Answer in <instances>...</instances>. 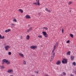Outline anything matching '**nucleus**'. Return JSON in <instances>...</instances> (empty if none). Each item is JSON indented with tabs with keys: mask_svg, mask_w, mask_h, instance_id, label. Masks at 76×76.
Segmentation results:
<instances>
[{
	"mask_svg": "<svg viewBox=\"0 0 76 76\" xmlns=\"http://www.w3.org/2000/svg\"><path fill=\"white\" fill-rule=\"evenodd\" d=\"M2 61L3 62H4L7 64L9 65L10 64V62L8 61V60L6 59H4L2 60Z\"/></svg>",
	"mask_w": 76,
	"mask_h": 76,
	"instance_id": "nucleus-1",
	"label": "nucleus"
},
{
	"mask_svg": "<svg viewBox=\"0 0 76 76\" xmlns=\"http://www.w3.org/2000/svg\"><path fill=\"white\" fill-rule=\"evenodd\" d=\"M55 52L52 53V56H51V57L50 58V61H53V60L54 58V56H55Z\"/></svg>",
	"mask_w": 76,
	"mask_h": 76,
	"instance_id": "nucleus-2",
	"label": "nucleus"
},
{
	"mask_svg": "<svg viewBox=\"0 0 76 76\" xmlns=\"http://www.w3.org/2000/svg\"><path fill=\"white\" fill-rule=\"evenodd\" d=\"M42 32L43 33V35H44V37H45V38H47L48 37V34L45 31H43Z\"/></svg>",
	"mask_w": 76,
	"mask_h": 76,
	"instance_id": "nucleus-3",
	"label": "nucleus"
},
{
	"mask_svg": "<svg viewBox=\"0 0 76 76\" xmlns=\"http://www.w3.org/2000/svg\"><path fill=\"white\" fill-rule=\"evenodd\" d=\"M62 62L63 64H64V63L66 64V63H67V59H66L64 58H63V60L62 61Z\"/></svg>",
	"mask_w": 76,
	"mask_h": 76,
	"instance_id": "nucleus-4",
	"label": "nucleus"
},
{
	"mask_svg": "<svg viewBox=\"0 0 76 76\" xmlns=\"http://www.w3.org/2000/svg\"><path fill=\"white\" fill-rule=\"evenodd\" d=\"M34 5H38V6H40V3H39V0H38L37 2V3L34 2L33 3Z\"/></svg>",
	"mask_w": 76,
	"mask_h": 76,
	"instance_id": "nucleus-5",
	"label": "nucleus"
},
{
	"mask_svg": "<svg viewBox=\"0 0 76 76\" xmlns=\"http://www.w3.org/2000/svg\"><path fill=\"white\" fill-rule=\"evenodd\" d=\"M37 48V46L36 45L31 46L30 47V48H31V49H32L33 50L36 49Z\"/></svg>",
	"mask_w": 76,
	"mask_h": 76,
	"instance_id": "nucleus-6",
	"label": "nucleus"
},
{
	"mask_svg": "<svg viewBox=\"0 0 76 76\" xmlns=\"http://www.w3.org/2000/svg\"><path fill=\"white\" fill-rule=\"evenodd\" d=\"M7 72L9 73H12L13 72V70L12 69H9L7 71Z\"/></svg>",
	"mask_w": 76,
	"mask_h": 76,
	"instance_id": "nucleus-7",
	"label": "nucleus"
},
{
	"mask_svg": "<svg viewBox=\"0 0 76 76\" xmlns=\"http://www.w3.org/2000/svg\"><path fill=\"white\" fill-rule=\"evenodd\" d=\"M6 50L7 51L10 48V47L9 46L7 45L5 47Z\"/></svg>",
	"mask_w": 76,
	"mask_h": 76,
	"instance_id": "nucleus-8",
	"label": "nucleus"
},
{
	"mask_svg": "<svg viewBox=\"0 0 76 76\" xmlns=\"http://www.w3.org/2000/svg\"><path fill=\"white\" fill-rule=\"evenodd\" d=\"M32 30V27H31L29 28V29H28L27 32H29L30 31H31Z\"/></svg>",
	"mask_w": 76,
	"mask_h": 76,
	"instance_id": "nucleus-9",
	"label": "nucleus"
},
{
	"mask_svg": "<svg viewBox=\"0 0 76 76\" xmlns=\"http://www.w3.org/2000/svg\"><path fill=\"white\" fill-rule=\"evenodd\" d=\"M60 64H61V61H58L56 62V64H57V65H60Z\"/></svg>",
	"mask_w": 76,
	"mask_h": 76,
	"instance_id": "nucleus-10",
	"label": "nucleus"
},
{
	"mask_svg": "<svg viewBox=\"0 0 76 76\" xmlns=\"http://www.w3.org/2000/svg\"><path fill=\"white\" fill-rule=\"evenodd\" d=\"M58 45V42L56 43V44L54 46V49H56L57 47V45Z\"/></svg>",
	"mask_w": 76,
	"mask_h": 76,
	"instance_id": "nucleus-11",
	"label": "nucleus"
},
{
	"mask_svg": "<svg viewBox=\"0 0 76 76\" xmlns=\"http://www.w3.org/2000/svg\"><path fill=\"white\" fill-rule=\"evenodd\" d=\"M10 31H11V29L9 28L8 30H6L5 31V32L7 33V32H10Z\"/></svg>",
	"mask_w": 76,
	"mask_h": 76,
	"instance_id": "nucleus-12",
	"label": "nucleus"
},
{
	"mask_svg": "<svg viewBox=\"0 0 76 76\" xmlns=\"http://www.w3.org/2000/svg\"><path fill=\"white\" fill-rule=\"evenodd\" d=\"M26 19H30L31 17L28 15H27L26 16Z\"/></svg>",
	"mask_w": 76,
	"mask_h": 76,
	"instance_id": "nucleus-13",
	"label": "nucleus"
},
{
	"mask_svg": "<svg viewBox=\"0 0 76 76\" xmlns=\"http://www.w3.org/2000/svg\"><path fill=\"white\" fill-rule=\"evenodd\" d=\"M29 38H30V36H29V35H27V37H26V39H27V40H29Z\"/></svg>",
	"mask_w": 76,
	"mask_h": 76,
	"instance_id": "nucleus-14",
	"label": "nucleus"
},
{
	"mask_svg": "<svg viewBox=\"0 0 76 76\" xmlns=\"http://www.w3.org/2000/svg\"><path fill=\"white\" fill-rule=\"evenodd\" d=\"M75 58V56H72L71 57V60L72 61L73 60V59H74Z\"/></svg>",
	"mask_w": 76,
	"mask_h": 76,
	"instance_id": "nucleus-15",
	"label": "nucleus"
},
{
	"mask_svg": "<svg viewBox=\"0 0 76 76\" xmlns=\"http://www.w3.org/2000/svg\"><path fill=\"white\" fill-rule=\"evenodd\" d=\"M19 55H20V56H21V57H24V56L23 55V54L20 53H19Z\"/></svg>",
	"mask_w": 76,
	"mask_h": 76,
	"instance_id": "nucleus-16",
	"label": "nucleus"
},
{
	"mask_svg": "<svg viewBox=\"0 0 76 76\" xmlns=\"http://www.w3.org/2000/svg\"><path fill=\"white\" fill-rule=\"evenodd\" d=\"M45 10H46V11H47V12H51V10H49L48 9V8H46Z\"/></svg>",
	"mask_w": 76,
	"mask_h": 76,
	"instance_id": "nucleus-17",
	"label": "nucleus"
},
{
	"mask_svg": "<svg viewBox=\"0 0 76 76\" xmlns=\"http://www.w3.org/2000/svg\"><path fill=\"white\" fill-rule=\"evenodd\" d=\"M66 55H67V56H69V55H70V51L66 53Z\"/></svg>",
	"mask_w": 76,
	"mask_h": 76,
	"instance_id": "nucleus-18",
	"label": "nucleus"
},
{
	"mask_svg": "<svg viewBox=\"0 0 76 76\" xmlns=\"http://www.w3.org/2000/svg\"><path fill=\"white\" fill-rule=\"evenodd\" d=\"M37 37L39 38H42V35H38Z\"/></svg>",
	"mask_w": 76,
	"mask_h": 76,
	"instance_id": "nucleus-19",
	"label": "nucleus"
},
{
	"mask_svg": "<svg viewBox=\"0 0 76 76\" xmlns=\"http://www.w3.org/2000/svg\"><path fill=\"white\" fill-rule=\"evenodd\" d=\"M11 26H12V27H14L15 26V24L13 23H12Z\"/></svg>",
	"mask_w": 76,
	"mask_h": 76,
	"instance_id": "nucleus-20",
	"label": "nucleus"
},
{
	"mask_svg": "<svg viewBox=\"0 0 76 76\" xmlns=\"http://www.w3.org/2000/svg\"><path fill=\"white\" fill-rule=\"evenodd\" d=\"M19 11H20V12H21L22 13H23V11L21 9H19Z\"/></svg>",
	"mask_w": 76,
	"mask_h": 76,
	"instance_id": "nucleus-21",
	"label": "nucleus"
},
{
	"mask_svg": "<svg viewBox=\"0 0 76 76\" xmlns=\"http://www.w3.org/2000/svg\"><path fill=\"white\" fill-rule=\"evenodd\" d=\"M64 27H63L61 30V31H62V34H63V33H64Z\"/></svg>",
	"mask_w": 76,
	"mask_h": 76,
	"instance_id": "nucleus-22",
	"label": "nucleus"
},
{
	"mask_svg": "<svg viewBox=\"0 0 76 76\" xmlns=\"http://www.w3.org/2000/svg\"><path fill=\"white\" fill-rule=\"evenodd\" d=\"M13 21L15 22H17V20L16 19H15L13 20Z\"/></svg>",
	"mask_w": 76,
	"mask_h": 76,
	"instance_id": "nucleus-23",
	"label": "nucleus"
},
{
	"mask_svg": "<svg viewBox=\"0 0 76 76\" xmlns=\"http://www.w3.org/2000/svg\"><path fill=\"white\" fill-rule=\"evenodd\" d=\"M70 36L71 37H72V38H73V35L72 34H70Z\"/></svg>",
	"mask_w": 76,
	"mask_h": 76,
	"instance_id": "nucleus-24",
	"label": "nucleus"
},
{
	"mask_svg": "<svg viewBox=\"0 0 76 76\" xmlns=\"http://www.w3.org/2000/svg\"><path fill=\"white\" fill-rule=\"evenodd\" d=\"M23 64L25 65L26 64V61L25 60L23 61Z\"/></svg>",
	"mask_w": 76,
	"mask_h": 76,
	"instance_id": "nucleus-25",
	"label": "nucleus"
},
{
	"mask_svg": "<svg viewBox=\"0 0 76 76\" xmlns=\"http://www.w3.org/2000/svg\"><path fill=\"white\" fill-rule=\"evenodd\" d=\"M0 67L1 68V69H4V67L3 66H1Z\"/></svg>",
	"mask_w": 76,
	"mask_h": 76,
	"instance_id": "nucleus-26",
	"label": "nucleus"
},
{
	"mask_svg": "<svg viewBox=\"0 0 76 76\" xmlns=\"http://www.w3.org/2000/svg\"><path fill=\"white\" fill-rule=\"evenodd\" d=\"M55 49H53V50H52V53H54V51H55Z\"/></svg>",
	"mask_w": 76,
	"mask_h": 76,
	"instance_id": "nucleus-27",
	"label": "nucleus"
},
{
	"mask_svg": "<svg viewBox=\"0 0 76 76\" xmlns=\"http://www.w3.org/2000/svg\"><path fill=\"white\" fill-rule=\"evenodd\" d=\"M5 37L4 36H3L2 37L1 36V39H4Z\"/></svg>",
	"mask_w": 76,
	"mask_h": 76,
	"instance_id": "nucleus-28",
	"label": "nucleus"
},
{
	"mask_svg": "<svg viewBox=\"0 0 76 76\" xmlns=\"http://www.w3.org/2000/svg\"><path fill=\"white\" fill-rule=\"evenodd\" d=\"M72 2H69L68 3V4L69 5H70V4H72Z\"/></svg>",
	"mask_w": 76,
	"mask_h": 76,
	"instance_id": "nucleus-29",
	"label": "nucleus"
},
{
	"mask_svg": "<svg viewBox=\"0 0 76 76\" xmlns=\"http://www.w3.org/2000/svg\"><path fill=\"white\" fill-rule=\"evenodd\" d=\"M20 38V39H23V37L22 36H21Z\"/></svg>",
	"mask_w": 76,
	"mask_h": 76,
	"instance_id": "nucleus-30",
	"label": "nucleus"
},
{
	"mask_svg": "<svg viewBox=\"0 0 76 76\" xmlns=\"http://www.w3.org/2000/svg\"><path fill=\"white\" fill-rule=\"evenodd\" d=\"M73 65H74V66H76V63H75V62H74L73 63Z\"/></svg>",
	"mask_w": 76,
	"mask_h": 76,
	"instance_id": "nucleus-31",
	"label": "nucleus"
},
{
	"mask_svg": "<svg viewBox=\"0 0 76 76\" xmlns=\"http://www.w3.org/2000/svg\"><path fill=\"white\" fill-rule=\"evenodd\" d=\"M8 54L9 55H11V54H12V53H11V52H9L8 53Z\"/></svg>",
	"mask_w": 76,
	"mask_h": 76,
	"instance_id": "nucleus-32",
	"label": "nucleus"
},
{
	"mask_svg": "<svg viewBox=\"0 0 76 76\" xmlns=\"http://www.w3.org/2000/svg\"><path fill=\"white\" fill-rule=\"evenodd\" d=\"M63 75H66V73L64 72H63Z\"/></svg>",
	"mask_w": 76,
	"mask_h": 76,
	"instance_id": "nucleus-33",
	"label": "nucleus"
},
{
	"mask_svg": "<svg viewBox=\"0 0 76 76\" xmlns=\"http://www.w3.org/2000/svg\"><path fill=\"white\" fill-rule=\"evenodd\" d=\"M66 42L68 43H69V42H70V40H68Z\"/></svg>",
	"mask_w": 76,
	"mask_h": 76,
	"instance_id": "nucleus-34",
	"label": "nucleus"
},
{
	"mask_svg": "<svg viewBox=\"0 0 76 76\" xmlns=\"http://www.w3.org/2000/svg\"><path fill=\"white\" fill-rule=\"evenodd\" d=\"M34 72L36 73H37V74H38V73H39L38 71H37V72L34 71Z\"/></svg>",
	"mask_w": 76,
	"mask_h": 76,
	"instance_id": "nucleus-35",
	"label": "nucleus"
},
{
	"mask_svg": "<svg viewBox=\"0 0 76 76\" xmlns=\"http://www.w3.org/2000/svg\"><path fill=\"white\" fill-rule=\"evenodd\" d=\"M45 29L46 30H48V28L46 27V28H45Z\"/></svg>",
	"mask_w": 76,
	"mask_h": 76,
	"instance_id": "nucleus-36",
	"label": "nucleus"
},
{
	"mask_svg": "<svg viewBox=\"0 0 76 76\" xmlns=\"http://www.w3.org/2000/svg\"><path fill=\"white\" fill-rule=\"evenodd\" d=\"M1 35L0 34V39H1Z\"/></svg>",
	"mask_w": 76,
	"mask_h": 76,
	"instance_id": "nucleus-37",
	"label": "nucleus"
},
{
	"mask_svg": "<svg viewBox=\"0 0 76 76\" xmlns=\"http://www.w3.org/2000/svg\"><path fill=\"white\" fill-rule=\"evenodd\" d=\"M70 76H74V75H73L72 74H71L70 75Z\"/></svg>",
	"mask_w": 76,
	"mask_h": 76,
	"instance_id": "nucleus-38",
	"label": "nucleus"
},
{
	"mask_svg": "<svg viewBox=\"0 0 76 76\" xmlns=\"http://www.w3.org/2000/svg\"><path fill=\"white\" fill-rule=\"evenodd\" d=\"M28 27H30V25H29H29H28Z\"/></svg>",
	"mask_w": 76,
	"mask_h": 76,
	"instance_id": "nucleus-39",
	"label": "nucleus"
},
{
	"mask_svg": "<svg viewBox=\"0 0 76 76\" xmlns=\"http://www.w3.org/2000/svg\"><path fill=\"white\" fill-rule=\"evenodd\" d=\"M74 73H76V71H74Z\"/></svg>",
	"mask_w": 76,
	"mask_h": 76,
	"instance_id": "nucleus-40",
	"label": "nucleus"
},
{
	"mask_svg": "<svg viewBox=\"0 0 76 76\" xmlns=\"http://www.w3.org/2000/svg\"><path fill=\"white\" fill-rule=\"evenodd\" d=\"M38 15H41V14L39 13Z\"/></svg>",
	"mask_w": 76,
	"mask_h": 76,
	"instance_id": "nucleus-41",
	"label": "nucleus"
},
{
	"mask_svg": "<svg viewBox=\"0 0 76 76\" xmlns=\"http://www.w3.org/2000/svg\"><path fill=\"white\" fill-rule=\"evenodd\" d=\"M45 28H46V27H44L43 28V29H45Z\"/></svg>",
	"mask_w": 76,
	"mask_h": 76,
	"instance_id": "nucleus-42",
	"label": "nucleus"
},
{
	"mask_svg": "<svg viewBox=\"0 0 76 76\" xmlns=\"http://www.w3.org/2000/svg\"><path fill=\"white\" fill-rule=\"evenodd\" d=\"M45 76H48V75H45Z\"/></svg>",
	"mask_w": 76,
	"mask_h": 76,
	"instance_id": "nucleus-43",
	"label": "nucleus"
},
{
	"mask_svg": "<svg viewBox=\"0 0 76 76\" xmlns=\"http://www.w3.org/2000/svg\"><path fill=\"white\" fill-rule=\"evenodd\" d=\"M70 12H71V10H69Z\"/></svg>",
	"mask_w": 76,
	"mask_h": 76,
	"instance_id": "nucleus-44",
	"label": "nucleus"
},
{
	"mask_svg": "<svg viewBox=\"0 0 76 76\" xmlns=\"http://www.w3.org/2000/svg\"><path fill=\"white\" fill-rule=\"evenodd\" d=\"M36 1H38V0H36Z\"/></svg>",
	"mask_w": 76,
	"mask_h": 76,
	"instance_id": "nucleus-45",
	"label": "nucleus"
},
{
	"mask_svg": "<svg viewBox=\"0 0 76 76\" xmlns=\"http://www.w3.org/2000/svg\"><path fill=\"white\" fill-rule=\"evenodd\" d=\"M2 64H4V63H2Z\"/></svg>",
	"mask_w": 76,
	"mask_h": 76,
	"instance_id": "nucleus-46",
	"label": "nucleus"
},
{
	"mask_svg": "<svg viewBox=\"0 0 76 76\" xmlns=\"http://www.w3.org/2000/svg\"><path fill=\"white\" fill-rule=\"evenodd\" d=\"M41 47H42V46H41Z\"/></svg>",
	"mask_w": 76,
	"mask_h": 76,
	"instance_id": "nucleus-47",
	"label": "nucleus"
},
{
	"mask_svg": "<svg viewBox=\"0 0 76 76\" xmlns=\"http://www.w3.org/2000/svg\"><path fill=\"white\" fill-rule=\"evenodd\" d=\"M75 74L76 75V73H75Z\"/></svg>",
	"mask_w": 76,
	"mask_h": 76,
	"instance_id": "nucleus-48",
	"label": "nucleus"
}]
</instances>
